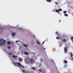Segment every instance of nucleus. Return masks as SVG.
Instances as JSON below:
<instances>
[{
	"instance_id": "1",
	"label": "nucleus",
	"mask_w": 73,
	"mask_h": 73,
	"mask_svg": "<svg viewBox=\"0 0 73 73\" xmlns=\"http://www.w3.org/2000/svg\"><path fill=\"white\" fill-rule=\"evenodd\" d=\"M5 43V40L3 39V38H1L0 41V46H2V45H4V44Z\"/></svg>"
},
{
	"instance_id": "2",
	"label": "nucleus",
	"mask_w": 73,
	"mask_h": 73,
	"mask_svg": "<svg viewBox=\"0 0 73 73\" xmlns=\"http://www.w3.org/2000/svg\"><path fill=\"white\" fill-rule=\"evenodd\" d=\"M13 64H14V65L15 66H17V65H18L19 67H21V66H22V67L23 68H25V67H24V66H23L22 65H21V64H20V63L17 62H13Z\"/></svg>"
},
{
	"instance_id": "3",
	"label": "nucleus",
	"mask_w": 73,
	"mask_h": 73,
	"mask_svg": "<svg viewBox=\"0 0 73 73\" xmlns=\"http://www.w3.org/2000/svg\"><path fill=\"white\" fill-rule=\"evenodd\" d=\"M62 11V9H59L58 10L57 9L56 10V12H57V13H60L59 12L60 11Z\"/></svg>"
},
{
	"instance_id": "4",
	"label": "nucleus",
	"mask_w": 73,
	"mask_h": 73,
	"mask_svg": "<svg viewBox=\"0 0 73 73\" xmlns=\"http://www.w3.org/2000/svg\"><path fill=\"white\" fill-rule=\"evenodd\" d=\"M64 51L65 52H67L68 51V50H67V48L66 47H65L64 48Z\"/></svg>"
},
{
	"instance_id": "5",
	"label": "nucleus",
	"mask_w": 73,
	"mask_h": 73,
	"mask_svg": "<svg viewBox=\"0 0 73 73\" xmlns=\"http://www.w3.org/2000/svg\"><path fill=\"white\" fill-rule=\"evenodd\" d=\"M30 61L31 63H33L34 62V61L33 59H30Z\"/></svg>"
},
{
	"instance_id": "6",
	"label": "nucleus",
	"mask_w": 73,
	"mask_h": 73,
	"mask_svg": "<svg viewBox=\"0 0 73 73\" xmlns=\"http://www.w3.org/2000/svg\"><path fill=\"white\" fill-rule=\"evenodd\" d=\"M46 0L47 2H48L49 3H50L52 1V0Z\"/></svg>"
},
{
	"instance_id": "7",
	"label": "nucleus",
	"mask_w": 73,
	"mask_h": 73,
	"mask_svg": "<svg viewBox=\"0 0 73 73\" xmlns=\"http://www.w3.org/2000/svg\"><path fill=\"white\" fill-rule=\"evenodd\" d=\"M22 72H23V73H28V72H27V71L25 72V70H22Z\"/></svg>"
},
{
	"instance_id": "8",
	"label": "nucleus",
	"mask_w": 73,
	"mask_h": 73,
	"mask_svg": "<svg viewBox=\"0 0 73 73\" xmlns=\"http://www.w3.org/2000/svg\"><path fill=\"white\" fill-rule=\"evenodd\" d=\"M12 57H13V58H17V56L14 55Z\"/></svg>"
},
{
	"instance_id": "9",
	"label": "nucleus",
	"mask_w": 73,
	"mask_h": 73,
	"mask_svg": "<svg viewBox=\"0 0 73 73\" xmlns=\"http://www.w3.org/2000/svg\"><path fill=\"white\" fill-rule=\"evenodd\" d=\"M25 54H29V52H25Z\"/></svg>"
},
{
	"instance_id": "10",
	"label": "nucleus",
	"mask_w": 73,
	"mask_h": 73,
	"mask_svg": "<svg viewBox=\"0 0 73 73\" xmlns=\"http://www.w3.org/2000/svg\"><path fill=\"white\" fill-rule=\"evenodd\" d=\"M19 61H23V59L21 58H19Z\"/></svg>"
},
{
	"instance_id": "11",
	"label": "nucleus",
	"mask_w": 73,
	"mask_h": 73,
	"mask_svg": "<svg viewBox=\"0 0 73 73\" xmlns=\"http://www.w3.org/2000/svg\"><path fill=\"white\" fill-rule=\"evenodd\" d=\"M57 36L59 37V38H61V36H60V34H58Z\"/></svg>"
},
{
	"instance_id": "12",
	"label": "nucleus",
	"mask_w": 73,
	"mask_h": 73,
	"mask_svg": "<svg viewBox=\"0 0 73 73\" xmlns=\"http://www.w3.org/2000/svg\"><path fill=\"white\" fill-rule=\"evenodd\" d=\"M32 69H33V70H36V68H35L33 67H32Z\"/></svg>"
},
{
	"instance_id": "13",
	"label": "nucleus",
	"mask_w": 73,
	"mask_h": 73,
	"mask_svg": "<svg viewBox=\"0 0 73 73\" xmlns=\"http://www.w3.org/2000/svg\"><path fill=\"white\" fill-rule=\"evenodd\" d=\"M12 36H15V33H12Z\"/></svg>"
},
{
	"instance_id": "14",
	"label": "nucleus",
	"mask_w": 73,
	"mask_h": 73,
	"mask_svg": "<svg viewBox=\"0 0 73 73\" xmlns=\"http://www.w3.org/2000/svg\"><path fill=\"white\" fill-rule=\"evenodd\" d=\"M63 42H65L66 41V39H64L63 40Z\"/></svg>"
},
{
	"instance_id": "15",
	"label": "nucleus",
	"mask_w": 73,
	"mask_h": 73,
	"mask_svg": "<svg viewBox=\"0 0 73 73\" xmlns=\"http://www.w3.org/2000/svg\"><path fill=\"white\" fill-rule=\"evenodd\" d=\"M37 44H38V45H40V42H38V41H37Z\"/></svg>"
},
{
	"instance_id": "16",
	"label": "nucleus",
	"mask_w": 73,
	"mask_h": 73,
	"mask_svg": "<svg viewBox=\"0 0 73 73\" xmlns=\"http://www.w3.org/2000/svg\"><path fill=\"white\" fill-rule=\"evenodd\" d=\"M7 44H8V45H10V44H11V42H10L9 41L7 42Z\"/></svg>"
},
{
	"instance_id": "17",
	"label": "nucleus",
	"mask_w": 73,
	"mask_h": 73,
	"mask_svg": "<svg viewBox=\"0 0 73 73\" xmlns=\"http://www.w3.org/2000/svg\"><path fill=\"white\" fill-rule=\"evenodd\" d=\"M64 62V63H66V64H67V62H67V61H66V60H65Z\"/></svg>"
},
{
	"instance_id": "18",
	"label": "nucleus",
	"mask_w": 73,
	"mask_h": 73,
	"mask_svg": "<svg viewBox=\"0 0 73 73\" xmlns=\"http://www.w3.org/2000/svg\"><path fill=\"white\" fill-rule=\"evenodd\" d=\"M7 47L9 49H11V47L10 46H8Z\"/></svg>"
},
{
	"instance_id": "19",
	"label": "nucleus",
	"mask_w": 73,
	"mask_h": 73,
	"mask_svg": "<svg viewBox=\"0 0 73 73\" xmlns=\"http://www.w3.org/2000/svg\"><path fill=\"white\" fill-rule=\"evenodd\" d=\"M23 46L25 47H27V45L26 44H24L23 45Z\"/></svg>"
},
{
	"instance_id": "20",
	"label": "nucleus",
	"mask_w": 73,
	"mask_h": 73,
	"mask_svg": "<svg viewBox=\"0 0 73 73\" xmlns=\"http://www.w3.org/2000/svg\"><path fill=\"white\" fill-rule=\"evenodd\" d=\"M66 11H63V13H65V14H66Z\"/></svg>"
},
{
	"instance_id": "21",
	"label": "nucleus",
	"mask_w": 73,
	"mask_h": 73,
	"mask_svg": "<svg viewBox=\"0 0 73 73\" xmlns=\"http://www.w3.org/2000/svg\"><path fill=\"white\" fill-rule=\"evenodd\" d=\"M73 57V54L72 53H71V57Z\"/></svg>"
},
{
	"instance_id": "22",
	"label": "nucleus",
	"mask_w": 73,
	"mask_h": 73,
	"mask_svg": "<svg viewBox=\"0 0 73 73\" xmlns=\"http://www.w3.org/2000/svg\"><path fill=\"white\" fill-rule=\"evenodd\" d=\"M55 4H56V5H57L58 4V3L56 2H55Z\"/></svg>"
},
{
	"instance_id": "23",
	"label": "nucleus",
	"mask_w": 73,
	"mask_h": 73,
	"mask_svg": "<svg viewBox=\"0 0 73 73\" xmlns=\"http://www.w3.org/2000/svg\"><path fill=\"white\" fill-rule=\"evenodd\" d=\"M58 32H56V35H58Z\"/></svg>"
},
{
	"instance_id": "24",
	"label": "nucleus",
	"mask_w": 73,
	"mask_h": 73,
	"mask_svg": "<svg viewBox=\"0 0 73 73\" xmlns=\"http://www.w3.org/2000/svg\"><path fill=\"white\" fill-rule=\"evenodd\" d=\"M64 16H68V14H64Z\"/></svg>"
},
{
	"instance_id": "25",
	"label": "nucleus",
	"mask_w": 73,
	"mask_h": 73,
	"mask_svg": "<svg viewBox=\"0 0 73 73\" xmlns=\"http://www.w3.org/2000/svg\"><path fill=\"white\" fill-rule=\"evenodd\" d=\"M9 54V55H12V53H8Z\"/></svg>"
},
{
	"instance_id": "26",
	"label": "nucleus",
	"mask_w": 73,
	"mask_h": 73,
	"mask_svg": "<svg viewBox=\"0 0 73 73\" xmlns=\"http://www.w3.org/2000/svg\"><path fill=\"white\" fill-rule=\"evenodd\" d=\"M56 39L58 40V39H59V37L57 36L56 38Z\"/></svg>"
},
{
	"instance_id": "27",
	"label": "nucleus",
	"mask_w": 73,
	"mask_h": 73,
	"mask_svg": "<svg viewBox=\"0 0 73 73\" xmlns=\"http://www.w3.org/2000/svg\"><path fill=\"white\" fill-rule=\"evenodd\" d=\"M71 38L72 40H73V37H71Z\"/></svg>"
},
{
	"instance_id": "28",
	"label": "nucleus",
	"mask_w": 73,
	"mask_h": 73,
	"mask_svg": "<svg viewBox=\"0 0 73 73\" xmlns=\"http://www.w3.org/2000/svg\"><path fill=\"white\" fill-rule=\"evenodd\" d=\"M44 42H45V41L43 42L42 43V44H44Z\"/></svg>"
},
{
	"instance_id": "29",
	"label": "nucleus",
	"mask_w": 73,
	"mask_h": 73,
	"mask_svg": "<svg viewBox=\"0 0 73 73\" xmlns=\"http://www.w3.org/2000/svg\"><path fill=\"white\" fill-rule=\"evenodd\" d=\"M64 66H65V68H66V65H64Z\"/></svg>"
},
{
	"instance_id": "30",
	"label": "nucleus",
	"mask_w": 73,
	"mask_h": 73,
	"mask_svg": "<svg viewBox=\"0 0 73 73\" xmlns=\"http://www.w3.org/2000/svg\"><path fill=\"white\" fill-rule=\"evenodd\" d=\"M39 72H41V70L40 69L39 70Z\"/></svg>"
},
{
	"instance_id": "31",
	"label": "nucleus",
	"mask_w": 73,
	"mask_h": 73,
	"mask_svg": "<svg viewBox=\"0 0 73 73\" xmlns=\"http://www.w3.org/2000/svg\"><path fill=\"white\" fill-rule=\"evenodd\" d=\"M18 42V41H16V42Z\"/></svg>"
},
{
	"instance_id": "32",
	"label": "nucleus",
	"mask_w": 73,
	"mask_h": 73,
	"mask_svg": "<svg viewBox=\"0 0 73 73\" xmlns=\"http://www.w3.org/2000/svg\"><path fill=\"white\" fill-rule=\"evenodd\" d=\"M33 37H35V36H33Z\"/></svg>"
},
{
	"instance_id": "33",
	"label": "nucleus",
	"mask_w": 73,
	"mask_h": 73,
	"mask_svg": "<svg viewBox=\"0 0 73 73\" xmlns=\"http://www.w3.org/2000/svg\"><path fill=\"white\" fill-rule=\"evenodd\" d=\"M59 22H61V21H60V20H59Z\"/></svg>"
},
{
	"instance_id": "34",
	"label": "nucleus",
	"mask_w": 73,
	"mask_h": 73,
	"mask_svg": "<svg viewBox=\"0 0 73 73\" xmlns=\"http://www.w3.org/2000/svg\"><path fill=\"white\" fill-rule=\"evenodd\" d=\"M72 60H73V58H72Z\"/></svg>"
},
{
	"instance_id": "35",
	"label": "nucleus",
	"mask_w": 73,
	"mask_h": 73,
	"mask_svg": "<svg viewBox=\"0 0 73 73\" xmlns=\"http://www.w3.org/2000/svg\"><path fill=\"white\" fill-rule=\"evenodd\" d=\"M40 60H42V59H40Z\"/></svg>"
},
{
	"instance_id": "36",
	"label": "nucleus",
	"mask_w": 73,
	"mask_h": 73,
	"mask_svg": "<svg viewBox=\"0 0 73 73\" xmlns=\"http://www.w3.org/2000/svg\"><path fill=\"white\" fill-rule=\"evenodd\" d=\"M18 41H20V40H19Z\"/></svg>"
},
{
	"instance_id": "37",
	"label": "nucleus",
	"mask_w": 73,
	"mask_h": 73,
	"mask_svg": "<svg viewBox=\"0 0 73 73\" xmlns=\"http://www.w3.org/2000/svg\"><path fill=\"white\" fill-rule=\"evenodd\" d=\"M44 49H45V48H44Z\"/></svg>"
},
{
	"instance_id": "38",
	"label": "nucleus",
	"mask_w": 73,
	"mask_h": 73,
	"mask_svg": "<svg viewBox=\"0 0 73 73\" xmlns=\"http://www.w3.org/2000/svg\"><path fill=\"white\" fill-rule=\"evenodd\" d=\"M10 32H11V31Z\"/></svg>"
}]
</instances>
